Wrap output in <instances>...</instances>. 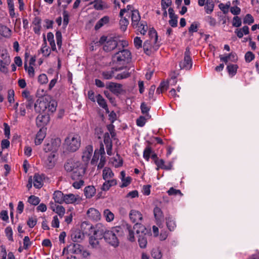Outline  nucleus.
I'll use <instances>...</instances> for the list:
<instances>
[{"instance_id":"412c9836","label":"nucleus","mask_w":259,"mask_h":259,"mask_svg":"<svg viewBox=\"0 0 259 259\" xmlns=\"http://www.w3.org/2000/svg\"><path fill=\"white\" fill-rule=\"evenodd\" d=\"M220 57L221 61L224 62L225 64H227L229 61L236 62L238 59L237 56L235 53H231L226 56H220Z\"/></svg>"},{"instance_id":"8fccbe9b","label":"nucleus","mask_w":259,"mask_h":259,"mask_svg":"<svg viewBox=\"0 0 259 259\" xmlns=\"http://www.w3.org/2000/svg\"><path fill=\"white\" fill-rule=\"evenodd\" d=\"M230 2H228L226 4L221 3L219 5V8L223 11V13L226 14L229 12V9L230 7Z\"/></svg>"},{"instance_id":"aec40b11","label":"nucleus","mask_w":259,"mask_h":259,"mask_svg":"<svg viewBox=\"0 0 259 259\" xmlns=\"http://www.w3.org/2000/svg\"><path fill=\"white\" fill-rule=\"evenodd\" d=\"M121 227L123 229V234L124 233H127L128 234V239L131 242L134 241L135 239L134 236V232L133 231L134 228H133L131 226L127 224Z\"/></svg>"},{"instance_id":"0e129e2a","label":"nucleus","mask_w":259,"mask_h":259,"mask_svg":"<svg viewBox=\"0 0 259 259\" xmlns=\"http://www.w3.org/2000/svg\"><path fill=\"white\" fill-rule=\"evenodd\" d=\"M14 91L13 90H9L8 92V100L10 103L14 102Z\"/></svg>"},{"instance_id":"20e7f679","label":"nucleus","mask_w":259,"mask_h":259,"mask_svg":"<svg viewBox=\"0 0 259 259\" xmlns=\"http://www.w3.org/2000/svg\"><path fill=\"white\" fill-rule=\"evenodd\" d=\"M102 177L105 180L101 188L103 191H108L111 187L117 185V180L114 178V174L110 168L105 167L103 169Z\"/></svg>"},{"instance_id":"c756f323","label":"nucleus","mask_w":259,"mask_h":259,"mask_svg":"<svg viewBox=\"0 0 259 259\" xmlns=\"http://www.w3.org/2000/svg\"><path fill=\"white\" fill-rule=\"evenodd\" d=\"M69 251L73 254H77L81 251V246L77 243H73L67 246Z\"/></svg>"},{"instance_id":"c9c22d12","label":"nucleus","mask_w":259,"mask_h":259,"mask_svg":"<svg viewBox=\"0 0 259 259\" xmlns=\"http://www.w3.org/2000/svg\"><path fill=\"white\" fill-rule=\"evenodd\" d=\"M140 108L142 114H145L147 118H151V116L149 113L150 107L148 106L145 102H143L141 104Z\"/></svg>"},{"instance_id":"338daca9","label":"nucleus","mask_w":259,"mask_h":259,"mask_svg":"<svg viewBox=\"0 0 259 259\" xmlns=\"http://www.w3.org/2000/svg\"><path fill=\"white\" fill-rule=\"evenodd\" d=\"M155 164L157 165V167L156 168V170H159V168L163 169L164 166V161L162 159H158L154 162Z\"/></svg>"},{"instance_id":"c85d7f7f","label":"nucleus","mask_w":259,"mask_h":259,"mask_svg":"<svg viewBox=\"0 0 259 259\" xmlns=\"http://www.w3.org/2000/svg\"><path fill=\"white\" fill-rule=\"evenodd\" d=\"M109 21V17L107 16H104L100 19L95 26V29L97 30L103 26L105 24H107Z\"/></svg>"},{"instance_id":"603ef678","label":"nucleus","mask_w":259,"mask_h":259,"mask_svg":"<svg viewBox=\"0 0 259 259\" xmlns=\"http://www.w3.org/2000/svg\"><path fill=\"white\" fill-rule=\"evenodd\" d=\"M152 256L155 259H160L162 257V254L158 248H154L151 252Z\"/></svg>"},{"instance_id":"473e14b6","label":"nucleus","mask_w":259,"mask_h":259,"mask_svg":"<svg viewBox=\"0 0 259 259\" xmlns=\"http://www.w3.org/2000/svg\"><path fill=\"white\" fill-rule=\"evenodd\" d=\"M71 238L74 242H79L84 238V234L79 230L75 231L72 234Z\"/></svg>"},{"instance_id":"58836bf2","label":"nucleus","mask_w":259,"mask_h":259,"mask_svg":"<svg viewBox=\"0 0 259 259\" xmlns=\"http://www.w3.org/2000/svg\"><path fill=\"white\" fill-rule=\"evenodd\" d=\"M0 34L4 37H8L11 35V30L7 26L2 25L0 26Z\"/></svg>"},{"instance_id":"f3484780","label":"nucleus","mask_w":259,"mask_h":259,"mask_svg":"<svg viewBox=\"0 0 259 259\" xmlns=\"http://www.w3.org/2000/svg\"><path fill=\"white\" fill-rule=\"evenodd\" d=\"M104 143L106 146L107 154L111 155L112 154V142L108 133H105L104 135Z\"/></svg>"},{"instance_id":"ea45409f","label":"nucleus","mask_w":259,"mask_h":259,"mask_svg":"<svg viewBox=\"0 0 259 259\" xmlns=\"http://www.w3.org/2000/svg\"><path fill=\"white\" fill-rule=\"evenodd\" d=\"M83 177H79L78 179H72L74 181L72 183V186L75 189L80 188L84 184V181L82 179Z\"/></svg>"},{"instance_id":"5701e85b","label":"nucleus","mask_w":259,"mask_h":259,"mask_svg":"<svg viewBox=\"0 0 259 259\" xmlns=\"http://www.w3.org/2000/svg\"><path fill=\"white\" fill-rule=\"evenodd\" d=\"M97 102L99 105L105 110L107 113H109V111L108 108V106L106 100L103 98V97L100 95L98 94L96 96Z\"/></svg>"},{"instance_id":"423d86ee","label":"nucleus","mask_w":259,"mask_h":259,"mask_svg":"<svg viewBox=\"0 0 259 259\" xmlns=\"http://www.w3.org/2000/svg\"><path fill=\"white\" fill-rule=\"evenodd\" d=\"M100 45H103V50L106 52H110L115 49L117 45V41L112 37L102 36L97 42Z\"/></svg>"},{"instance_id":"bb28decb","label":"nucleus","mask_w":259,"mask_h":259,"mask_svg":"<svg viewBox=\"0 0 259 259\" xmlns=\"http://www.w3.org/2000/svg\"><path fill=\"white\" fill-rule=\"evenodd\" d=\"M249 32V27L247 26H244L242 28L236 29L235 30V34L240 38H242L244 34L247 35Z\"/></svg>"},{"instance_id":"79ce46f5","label":"nucleus","mask_w":259,"mask_h":259,"mask_svg":"<svg viewBox=\"0 0 259 259\" xmlns=\"http://www.w3.org/2000/svg\"><path fill=\"white\" fill-rule=\"evenodd\" d=\"M214 3L212 1L207 0L206 6L204 7L207 14H210L212 12L214 8Z\"/></svg>"},{"instance_id":"dca6fc26","label":"nucleus","mask_w":259,"mask_h":259,"mask_svg":"<svg viewBox=\"0 0 259 259\" xmlns=\"http://www.w3.org/2000/svg\"><path fill=\"white\" fill-rule=\"evenodd\" d=\"M56 160V155L55 153L53 152L51 153L45 160V166L49 169L52 168L55 165Z\"/></svg>"},{"instance_id":"bf43d9fd","label":"nucleus","mask_w":259,"mask_h":259,"mask_svg":"<svg viewBox=\"0 0 259 259\" xmlns=\"http://www.w3.org/2000/svg\"><path fill=\"white\" fill-rule=\"evenodd\" d=\"M56 38L58 47L60 48L62 46V33L61 31H57L56 33Z\"/></svg>"},{"instance_id":"e433bc0d","label":"nucleus","mask_w":259,"mask_h":259,"mask_svg":"<svg viewBox=\"0 0 259 259\" xmlns=\"http://www.w3.org/2000/svg\"><path fill=\"white\" fill-rule=\"evenodd\" d=\"M1 59L0 62H3V64L6 65H9L11 62V59L6 51H2L1 55Z\"/></svg>"},{"instance_id":"052dcab7","label":"nucleus","mask_w":259,"mask_h":259,"mask_svg":"<svg viewBox=\"0 0 259 259\" xmlns=\"http://www.w3.org/2000/svg\"><path fill=\"white\" fill-rule=\"evenodd\" d=\"M205 19L211 26L214 27L216 26L217 22L215 18H212L211 16H206Z\"/></svg>"},{"instance_id":"4be33fe9","label":"nucleus","mask_w":259,"mask_h":259,"mask_svg":"<svg viewBox=\"0 0 259 259\" xmlns=\"http://www.w3.org/2000/svg\"><path fill=\"white\" fill-rule=\"evenodd\" d=\"M120 179L122 182V184L120 186L121 188L127 186L131 183L132 180L130 177H125V172L124 171H121L120 172Z\"/></svg>"},{"instance_id":"a18cd8bd","label":"nucleus","mask_w":259,"mask_h":259,"mask_svg":"<svg viewBox=\"0 0 259 259\" xmlns=\"http://www.w3.org/2000/svg\"><path fill=\"white\" fill-rule=\"evenodd\" d=\"M119 24L121 30L124 31L125 30H126L127 26L129 24V21L125 17L121 18L119 21Z\"/></svg>"},{"instance_id":"0eeeda50","label":"nucleus","mask_w":259,"mask_h":259,"mask_svg":"<svg viewBox=\"0 0 259 259\" xmlns=\"http://www.w3.org/2000/svg\"><path fill=\"white\" fill-rule=\"evenodd\" d=\"M129 216L131 221L135 223L134 229H141V231L143 233V230H146V228L141 224L143 220L142 213L138 210L132 209L130 212Z\"/></svg>"},{"instance_id":"864d4df0","label":"nucleus","mask_w":259,"mask_h":259,"mask_svg":"<svg viewBox=\"0 0 259 259\" xmlns=\"http://www.w3.org/2000/svg\"><path fill=\"white\" fill-rule=\"evenodd\" d=\"M167 193L169 196H172V195L176 196V195H180V196H183V194L182 193V192H181V191L180 190L176 189L174 188L173 187H171L167 191Z\"/></svg>"},{"instance_id":"1a4fd4ad","label":"nucleus","mask_w":259,"mask_h":259,"mask_svg":"<svg viewBox=\"0 0 259 259\" xmlns=\"http://www.w3.org/2000/svg\"><path fill=\"white\" fill-rule=\"evenodd\" d=\"M181 69L190 70L192 67V60L189 47H187L184 53V60L180 62Z\"/></svg>"},{"instance_id":"a878e982","label":"nucleus","mask_w":259,"mask_h":259,"mask_svg":"<svg viewBox=\"0 0 259 259\" xmlns=\"http://www.w3.org/2000/svg\"><path fill=\"white\" fill-rule=\"evenodd\" d=\"M45 137V132L42 129H40L36 135V137L34 141L35 145H40L42 142Z\"/></svg>"},{"instance_id":"37998d69","label":"nucleus","mask_w":259,"mask_h":259,"mask_svg":"<svg viewBox=\"0 0 259 259\" xmlns=\"http://www.w3.org/2000/svg\"><path fill=\"white\" fill-rule=\"evenodd\" d=\"M152 153H153V151L152 149V148L149 146H147L144 150L143 157L146 160L148 161L149 160L150 155Z\"/></svg>"},{"instance_id":"9b49d317","label":"nucleus","mask_w":259,"mask_h":259,"mask_svg":"<svg viewBox=\"0 0 259 259\" xmlns=\"http://www.w3.org/2000/svg\"><path fill=\"white\" fill-rule=\"evenodd\" d=\"M61 141L60 138H55L52 139L50 143L45 144L44 147V150L46 152H51L55 153L60 146Z\"/></svg>"},{"instance_id":"7ed1b4c3","label":"nucleus","mask_w":259,"mask_h":259,"mask_svg":"<svg viewBox=\"0 0 259 259\" xmlns=\"http://www.w3.org/2000/svg\"><path fill=\"white\" fill-rule=\"evenodd\" d=\"M80 137L75 134H70L65 138L64 147L69 152H73L77 150L80 146Z\"/></svg>"},{"instance_id":"cd10ccee","label":"nucleus","mask_w":259,"mask_h":259,"mask_svg":"<svg viewBox=\"0 0 259 259\" xmlns=\"http://www.w3.org/2000/svg\"><path fill=\"white\" fill-rule=\"evenodd\" d=\"M64 195L60 191H56L53 194V198L55 202L62 204L63 203Z\"/></svg>"},{"instance_id":"9d476101","label":"nucleus","mask_w":259,"mask_h":259,"mask_svg":"<svg viewBox=\"0 0 259 259\" xmlns=\"http://www.w3.org/2000/svg\"><path fill=\"white\" fill-rule=\"evenodd\" d=\"M149 34L150 37V42L148 40H146L144 42L143 45V48L145 51H149L151 49V46L150 45V42L154 44L155 45V47L156 49H158L159 46L158 44L157 45L158 40V35L156 31L154 29L150 30Z\"/></svg>"},{"instance_id":"7c9ffc66","label":"nucleus","mask_w":259,"mask_h":259,"mask_svg":"<svg viewBox=\"0 0 259 259\" xmlns=\"http://www.w3.org/2000/svg\"><path fill=\"white\" fill-rule=\"evenodd\" d=\"M96 193V189L94 186H89L84 189V193L87 198L92 197Z\"/></svg>"},{"instance_id":"39448f33","label":"nucleus","mask_w":259,"mask_h":259,"mask_svg":"<svg viewBox=\"0 0 259 259\" xmlns=\"http://www.w3.org/2000/svg\"><path fill=\"white\" fill-rule=\"evenodd\" d=\"M131 53L126 49H123L115 53L112 56V64L115 66H124L131 60Z\"/></svg>"},{"instance_id":"f257e3e1","label":"nucleus","mask_w":259,"mask_h":259,"mask_svg":"<svg viewBox=\"0 0 259 259\" xmlns=\"http://www.w3.org/2000/svg\"><path fill=\"white\" fill-rule=\"evenodd\" d=\"M65 169L68 172H72L71 179H78L83 177L85 170V167L80 161L69 159L64 164Z\"/></svg>"},{"instance_id":"6ab92c4d","label":"nucleus","mask_w":259,"mask_h":259,"mask_svg":"<svg viewBox=\"0 0 259 259\" xmlns=\"http://www.w3.org/2000/svg\"><path fill=\"white\" fill-rule=\"evenodd\" d=\"M121 88V84L112 82H109V84L107 85V88L114 94H120L122 91Z\"/></svg>"},{"instance_id":"f8f14e48","label":"nucleus","mask_w":259,"mask_h":259,"mask_svg":"<svg viewBox=\"0 0 259 259\" xmlns=\"http://www.w3.org/2000/svg\"><path fill=\"white\" fill-rule=\"evenodd\" d=\"M136 232L139 235L138 242L139 246L141 248H144L146 247L147 244V236H150V233L146 229L143 230V233L141 231V229H137Z\"/></svg>"},{"instance_id":"69168bd1","label":"nucleus","mask_w":259,"mask_h":259,"mask_svg":"<svg viewBox=\"0 0 259 259\" xmlns=\"http://www.w3.org/2000/svg\"><path fill=\"white\" fill-rule=\"evenodd\" d=\"M37 220L35 218H29L27 221V224L31 228H33L36 224Z\"/></svg>"},{"instance_id":"b1692460","label":"nucleus","mask_w":259,"mask_h":259,"mask_svg":"<svg viewBox=\"0 0 259 259\" xmlns=\"http://www.w3.org/2000/svg\"><path fill=\"white\" fill-rule=\"evenodd\" d=\"M49 117L47 115L39 114L36 117V121L37 125L42 126L47 124L49 121Z\"/></svg>"},{"instance_id":"a211bd4d","label":"nucleus","mask_w":259,"mask_h":259,"mask_svg":"<svg viewBox=\"0 0 259 259\" xmlns=\"http://www.w3.org/2000/svg\"><path fill=\"white\" fill-rule=\"evenodd\" d=\"M132 25L134 28H137L141 20V16L138 10H132L131 14Z\"/></svg>"},{"instance_id":"ddd939ff","label":"nucleus","mask_w":259,"mask_h":259,"mask_svg":"<svg viewBox=\"0 0 259 259\" xmlns=\"http://www.w3.org/2000/svg\"><path fill=\"white\" fill-rule=\"evenodd\" d=\"M48 100L45 98L42 100H37L34 104L35 110L37 112H45L48 109Z\"/></svg>"},{"instance_id":"a19ab883","label":"nucleus","mask_w":259,"mask_h":259,"mask_svg":"<svg viewBox=\"0 0 259 259\" xmlns=\"http://www.w3.org/2000/svg\"><path fill=\"white\" fill-rule=\"evenodd\" d=\"M168 88V84L167 82L162 81L159 87L157 89L156 94H160L166 91Z\"/></svg>"},{"instance_id":"393cba45","label":"nucleus","mask_w":259,"mask_h":259,"mask_svg":"<svg viewBox=\"0 0 259 259\" xmlns=\"http://www.w3.org/2000/svg\"><path fill=\"white\" fill-rule=\"evenodd\" d=\"M43 185L42 178L39 175L35 174L33 177V186L35 188L39 189Z\"/></svg>"},{"instance_id":"5fc2aeb1","label":"nucleus","mask_w":259,"mask_h":259,"mask_svg":"<svg viewBox=\"0 0 259 259\" xmlns=\"http://www.w3.org/2000/svg\"><path fill=\"white\" fill-rule=\"evenodd\" d=\"M53 211H55L60 218H62L65 211V208L61 205H57L56 209H54Z\"/></svg>"},{"instance_id":"49530a36","label":"nucleus","mask_w":259,"mask_h":259,"mask_svg":"<svg viewBox=\"0 0 259 259\" xmlns=\"http://www.w3.org/2000/svg\"><path fill=\"white\" fill-rule=\"evenodd\" d=\"M57 106V103L55 100H51L50 101H48V106L47 110L53 113L56 110V107Z\"/></svg>"},{"instance_id":"3c124183","label":"nucleus","mask_w":259,"mask_h":259,"mask_svg":"<svg viewBox=\"0 0 259 259\" xmlns=\"http://www.w3.org/2000/svg\"><path fill=\"white\" fill-rule=\"evenodd\" d=\"M254 22V18L251 14H247L243 18V23L251 25Z\"/></svg>"},{"instance_id":"e2e57ef3","label":"nucleus","mask_w":259,"mask_h":259,"mask_svg":"<svg viewBox=\"0 0 259 259\" xmlns=\"http://www.w3.org/2000/svg\"><path fill=\"white\" fill-rule=\"evenodd\" d=\"M38 81L41 84L47 83L48 81L47 76L45 74L39 75L38 78Z\"/></svg>"},{"instance_id":"4468645a","label":"nucleus","mask_w":259,"mask_h":259,"mask_svg":"<svg viewBox=\"0 0 259 259\" xmlns=\"http://www.w3.org/2000/svg\"><path fill=\"white\" fill-rule=\"evenodd\" d=\"M93 151V146L89 145L85 147V149L82 153V159L84 163L83 165L85 167L88 164L89 161L91 159Z\"/></svg>"},{"instance_id":"4d7b16f0","label":"nucleus","mask_w":259,"mask_h":259,"mask_svg":"<svg viewBox=\"0 0 259 259\" xmlns=\"http://www.w3.org/2000/svg\"><path fill=\"white\" fill-rule=\"evenodd\" d=\"M169 18L170 20L168 21L169 25L172 27H176L178 25V16L176 15Z\"/></svg>"},{"instance_id":"2f4dec72","label":"nucleus","mask_w":259,"mask_h":259,"mask_svg":"<svg viewBox=\"0 0 259 259\" xmlns=\"http://www.w3.org/2000/svg\"><path fill=\"white\" fill-rule=\"evenodd\" d=\"M103 215L107 222H111L114 219V214L109 209H105L103 212Z\"/></svg>"},{"instance_id":"4c0bfd02","label":"nucleus","mask_w":259,"mask_h":259,"mask_svg":"<svg viewBox=\"0 0 259 259\" xmlns=\"http://www.w3.org/2000/svg\"><path fill=\"white\" fill-rule=\"evenodd\" d=\"M166 223L169 230L170 231H174L176 227V224L172 217H168L166 218Z\"/></svg>"},{"instance_id":"c03bdc74","label":"nucleus","mask_w":259,"mask_h":259,"mask_svg":"<svg viewBox=\"0 0 259 259\" xmlns=\"http://www.w3.org/2000/svg\"><path fill=\"white\" fill-rule=\"evenodd\" d=\"M114 73V68H112L111 70L103 71L101 73L102 77L105 79H111Z\"/></svg>"},{"instance_id":"f704fd0d","label":"nucleus","mask_w":259,"mask_h":259,"mask_svg":"<svg viewBox=\"0 0 259 259\" xmlns=\"http://www.w3.org/2000/svg\"><path fill=\"white\" fill-rule=\"evenodd\" d=\"M76 200V197L73 194L64 195L63 203L66 204H71L75 202Z\"/></svg>"},{"instance_id":"2eb2a0df","label":"nucleus","mask_w":259,"mask_h":259,"mask_svg":"<svg viewBox=\"0 0 259 259\" xmlns=\"http://www.w3.org/2000/svg\"><path fill=\"white\" fill-rule=\"evenodd\" d=\"M87 215L90 219L95 221H98L101 218V214L99 211L94 208L89 209Z\"/></svg>"},{"instance_id":"72a5a7b5","label":"nucleus","mask_w":259,"mask_h":259,"mask_svg":"<svg viewBox=\"0 0 259 259\" xmlns=\"http://www.w3.org/2000/svg\"><path fill=\"white\" fill-rule=\"evenodd\" d=\"M238 66L236 64H229L227 67V70L230 76L233 77L236 73Z\"/></svg>"},{"instance_id":"de8ad7c7","label":"nucleus","mask_w":259,"mask_h":259,"mask_svg":"<svg viewBox=\"0 0 259 259\" xmlns=\"http://www.w3.org/2000/svg\"><path fill=\"white\" fill-rule=\"evenodd\" d=\"M150 118H147L146 116H140L136 120L137 125L140 127H143L147 120Z\"/></svg>"},{"instance_id":"6e6552de","label":"nucleus","mask_w":259,"mask_h":259,"mask_svg":"<svg viewBox=\"0 0 259 259\" xmlns=\"http://www.w3.org/2000/svg\"><path fill=\"white\" fill-rule=\"evenodd\" d=\"M85 225L89 226V228L91 229V232H93L94 237H96L97 239H102L104 237L105 233L108 231L105 226L101 223H98L95 227H93L87 222H84L82 223L81 226L83 227Z\"/></svg>"},{"instance_id":"09e8293b","label":"nucleus","mask_w":259,"mask_h":259,"mask_svg":"<svg viewBox=\"0 0 259 259\" xmlns=\"http://www.w3.org/2000/svg\"><path fill=\"white\" fill-rule=\"evenodd\" d=\"M28 202L32 205H37L40 202V199L34 195H31L28 199Z\"/></svg>"},{"instance_id":"774afa93","label":"nucleus","mask_w":259,"mask_h":259,"mask_svg":"<svg viewBox=\"0 0 259 259\" xmlns=\"http://www.w3.org/2000/svg\"><path fill=\"white\" fill-rule=\"evenodd\" d=\"M254 59V54L251 52H247L245 55V59L246 62H250Z\"/></svg>"},{"instance_id":"f03ea898","label":"nucleus","mask_w":259,"mask_h":259,"mask_svg":"<svg viewBox=\"0 0 259 259\" xmlns=\"http://www.w3.org/2000/svg\"><path fill=\"white\" fill-rule=\"evenodd\" d=\"M123 235V229L121 226H116L108 230L104 236L106 242L111 246L116 247L119 245L118 237Z\"/></svg>"},{"instance_id":"6e6d98bb","label":"nucleus","mask_w":259,"mask_h":259,"mask_svg":"<svg viewBox=\"0 0 259 259\" xmlns=\"http://www.w3.org/2000/svg\"><path fill=\"white\" fill-rule=\"evenodd\" d=\"M24 68L26 71H27L28 75L30 77H33L34 76V69L32 66H27V64L26 63L24 64Z\"/></svg>"},{"instance_id":"13d9d810","label":"nucleus","mask_w":259,"mask_h":259,"mask_svg":"<svg viewBox=\"0 0 259 259\" xmlns=\"http://www.w3.org/2000/svg\"><path fill=\"white\" fill-rule=\"evenodd\" d=\"M153 212L156 219L160 220L161 218L162 217V212L159 207H155Z\"/></svg>"},{"instance_id":"680f3d73","label":"nucleus","mask_w":259,"mask_h":259,"mask_svg":"<svg viewBox=\"0 0 259 259\" xmlns=\"http://www.w3.org/2000/svg\"><path fill=\"white\" fill-rule=\"evenodd\" d=\"M241 20L238 16L234 17L232 22L234 27H239L241 25Z\"/></svg>"}]
</instances>
